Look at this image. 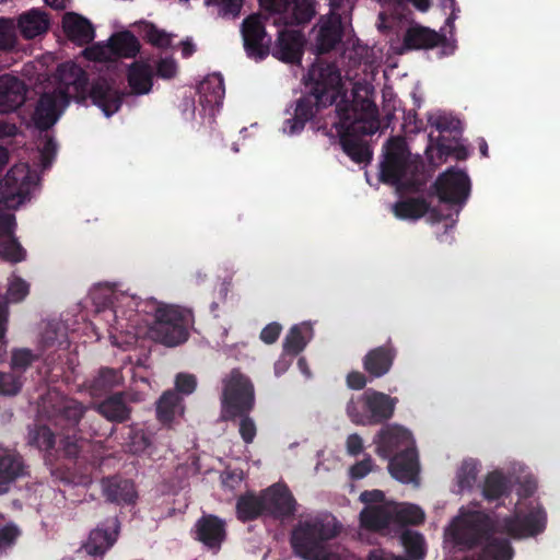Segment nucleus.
<instances>
[{
  "instance_id": "nucleus-1",
  "label": "nucleus",
  "mask_w": 560,
  "mask_h": 560,
  "mask_svg": "<svg viewBox=\"0 0 560 560\" xmlns=\"http://www.w3.org/2000/svg\"><path fill=\"white\" fill-rule=\"evenodd\" d=\"M58 72L60 85L52 92L43 93L37 101L32 119L38 130H49L72 98L84 103L90 97L106 117H110L121 107L126 94L115 89L106 79L98 78L91 84L89 92V75L78 65H61Z\"/></svg>"
},
{
  "instance_id": "nucleus-2",
  "label": "nucleus",
  "mask_w": 560,
  "mask_h": 560,
  "mask_svg": "<svg viewBox=\"0 0 560 560\" xmlns=\"http://www.w3.org/2000/svg\"><path fill=\"white\" fill-rule=\"evenodd\" d=\"M303 82L306 92L296 100L293 116L284 121L283 130L289 135L301 132L320 109L336 103L342 88L337 66L320 60L311 66Z\"/></svg>"
},
{
  "instance_id": "nucleus-3",
  "label": "nucleus",
  "mask_w": 560,
  "mask_h": 560,
  "mask_svg": "<svg viewBox=\"0 0 560 560\" xmlns=\"http://www.w3.org/2000/svg\"><path fill=\"white\" fill-rule=\"evenodd\" d=\"M380 180L395 186L399 192H419L425 185L423 166L410 161V152L404 138L392 137L384 145Z\"/></svg>"
},
{
  "instance_id": "nucleus-4",
  "label": "nucleus",
  "mask_w": 560,
  "mask_h": 560,
  "mask_svg": "<svg viewBox=\"0 0 560 560\" xmlns=\"http://www.w3.org/2000/svg\"><path fill=\"white\" fill-rule=\"evenodd\" d=\"M340 533V526L332 521H305L291 533L290 544L295 556L304 560L315 559L324 550V542L334 539Z\"/></svg>"
},
{
  "instance_id": "nucleus-5",
  "label": "nucleus",
  "mask_w": 560,
  "mask_h": 560,
  "mask_svg": "<svg viewBox=\"0 0 560 560\" xmlns=\"http://www.w3.org/2000/svg\"><path fill=\"white\" fill-rule=\"evenodd\" d=\"M154 318L150 332L156 341L175 347L188 339L189 328L194 324L191 310L176 305L159 306Z\"/></svg>"
},
{
  "instance_id": "nucleus-6",
  "label": "nucleus",
  "mask_w": 560,
  "mask_h": 560,
  "mask_svg": "<svg viewBox=\"0 0 560 560\" xmlns=\"http://www.w3.org/2000/svg\"><path fill=\"white\" fill-rule=\"evenodd\" d=\"M397 402L396 397L368 389L358 398H351L347 404L346 411L355 424H382L394 416Z\"/></svg>"
},
{
  "instance_id": "nucleus-7",
  "label": "nucleus",
  "mask_w": 560,
  "mask_h": 560,
  "mask_svg": "<svg viewBox=\"0 0 560 560\" xmlns=\"http://www.w3.org/2000/svg\"><path fill=\"white\" fill-rule=\"evenodd\" d=\"M222 418L233 421L249 413L255 407V388L250 378L238 369H233L223 378L221 396Z\"/></svg>"
},
{
  "instance_id": "nucleus-8",
  "label": "nucleus",
  "mask_w": 560,
  "mask_h": 560,
  "mask_svg": "<svg viewBox=\"0 0 560 560\" xmlns=\"http://www.w3.org/2000/svg\"><path fill=\"white\" fill-rule=\"evenodd\" d=\"M365 89L364 94L361 89L355 88L352 91V101L343 96L336 105L337 120L332 126H340L341 130H363L365 125L370 124L374 127L378 124V109Z\"/></svg>"
},
{
  "instance_id": "nucleus-9",
  "label": "nucleus",
  "mask_w": 560,
  "mask_h": 560,
  "mask_svg": "<svg viewBox=\"0 0 560 560\" xmlns=\"http://www.w3.org/2000/svg\"><path fill=\"white\" fill-rule=\"evenodd\" d=\"M35 185L36 176L28 164L13 165L0 180V205L8 209H16L28 199Z\"/></svg>"
},
{
  "instance_id": "nucleus-10",
  "label": "nucleus",
  "mask_w": 560,
  "mask_h": 560,
  "mask_svg": "<svg viewBox=\"0 0 560 560\" xmlns=\"http://www.w3.org/2000/svg\"><path fill=\"white\" fill-rule=\"evenodd\" d=\"M432 188L441 202L462 208L470 194V179L464 171L450 167L438 176Z\"/></svg>"
},
{
  "instance_id": "nucleus-11",
  "label": "nucleus",
  "mask_w": 560,
  "mask_h": 560,
  "mask_svg": "<svg viewBox=\"0 0 560 560\" xmlns=\"http://www.w3.org/2000/svg\"><path fill=\"white\" fill-rule=\"evenodd\" d=\"M547 514L541 506L532 509L527 514L521 516L514 514L504 516L500 522V529L506 538L520 539L536 536L546 528Z\"/></svg>"
},
{
  "instance_id": "nucleus-12",
  "label": "nucleus",
  "mask_w": 560,
  "mask_h": 560,
  "mask_svg": "<svg viewBox=\"0 0 560 560\" xmlns=\"http://www.w3.org/2000/svg\"><path fill=\"white\" fill-rule=\"evenodd\" d=\"M246 55L255 61L266 59L270 54L271 37L266 32L264 21L257 14L243 20L241 26Z\"/></svg>"
},
{
  "instance_id": "nucleus-13",
  "label": "nucleus",
  "mask_w": 560,
  "mask_h": 560,
  "mask_svg": "<svg viewBox=\"0 0 560 560\" xmlns=\"http://www.w3.org/2000/svg\"><path fill=\"white\" fill-rule=\"evenodd\" d=\"M404 46L409 50L441 48L440 57L450 56L455 50L446 35L422 25H412L404 35Z\"/></svg>"
},
{
  "instance_id": "nucleus-14",
  "label": "nucleus",
  "mask_w": 560,
  "mask_h": 560,
  "mask_svg": "<svg viewBox=\"0 0 560 560\" xmlns=\"http://www.w3.org/2000/svg\"><path fill=\"white\" fill-rule=\"evenodd\" d=\"M373 442L376 454L384 459L416 446L411 432L399 424L383 425Z\"/></svg>"
},
{
  "instance_id": "nucleus-15",
  "label": "nucleus",
  "mask_w": 560,
  "mask_h": 560,
  "mask_svg": "<svg viewBox=\"0 0 560 560\" xmlns=\"http://www.w3.org/2000/svg\"><path fill=\"white\" fill-rule=\"evenodd\" d=\"M265 514L277 520L294 515L296 501L285 485L275 483L261 492Z\"/></svg>"
},
{
  "instance_id": "nucleus-16",
  "label": "nucleus",
  "mask_w": 560,
  "mask_h": 560,
  "mask_svg": "<svg viewBox=\"0 0 560 560\" xmlns=\"http://www.w3.org/2000/svg\"><path fill=\"white\" fill-rule=\"evenodd\" d=\"M305 38L302 32L294 30H281L278 33L270 54L285 63H300L304 52Z\"/></svg>"
},
{
  "instance_id": "nucleus-17",
  "label": "nucleus",
  "mask_w": 560,
  "mask_h": 560,
  "mask_svg": "<svg viewBox=\"0 0 560 560\" xmlns=\"http://www.w3.org/2000/svg\"><path fill=\"white\" fill-rule=\"evenodd\" d=\"M261 8L272 13L288 12L292 5V13L288 24L304 25L315 15L314 0H259Z\"/></svg>"
},
{
  "instance_id": "nucleus-18",
  "label": "nucleus",
  "mask_w": 560,
  "mask_h": 560,
  "mask_svg": "<svg viewBox=\"0 0 560 560\" xmlns=\"http://www.w3.org/2000/svg\"><path fill=\"white\" fill-rule=\"evenodd\" d=\"M387 459V468L393 478L402 483H410L417 480L420 472V463L416 446L398 452Z\"/></svg>"
},
{
  "instance_id": "nucleus-19",
  "label": "nucleus",
  "mask_w": 560,
  "mask_h": 560,
  "mask_svg": "<svg viewBox=\"0 0 560 560\" xmlns=\"http://www.w3.org/2000/svg\"><path fill=\"white\" fill-rule=\"evenodd\" d=\"M396 355L397 350L389 340L366 352L362 359L363 369L371 380L380 378L390 371Z\"/></svg>"
},
{
  "instance_id": "nucleus-20",
  "label": "nucleus",
  "mask_w": 560,
  "mask_h": 560,
  "mask_svg": "<svg viewBox=\"0 0 560 560\" xmlns=\"http://www.w3.org/2000/svg\"><path fill=\"white\" fill-rule=\"evenodd\" d=\"M196 539L202 542L208 549L218 552L226 538L225 522L217 515L208 514L201 516L196 525Z\"/></svg>"
},
{
  "instance_id": "nucleus-21",
  "label": "nucleus",
  "mask_w": 560,
  "mask_h": 560,
  "mask_svg": "<svg viewBox=\"0 0 560 560\" xmlns=\"http://www.w3.org/2000/svg\"><path fill=\"white\" fill-rule=\"evenodd\" d=\"M28 88L25 82L14 75L0 77V114L18 110L26 101Z\"/></svg>"
},
{
  "instance_id": "nucleus-22",
  "label": "nucleus",
  "mask_w": 560,
  "mask_h": 560,
  "mask_svg": "<svg viewBox=\"0 0 560 560\" xmlns=\"http://www.w3.org/2000/svg\"><path fill=\"white\" fill-rule=\"evenodd\" d=\"M343 27L339 13H331L326 20H320L316 34L315 49L317 55H324L341 42Z\"/></svg>"
},
{
  "instance_id": "nucleus-23",
  "label": "nucleus",
  "mask_w": 560,
  "mask_h": 560,
  "mask_svg": "<svg viewBox=\"0 0 560 560\" xmlns=\"http://www.w3.org/2000/svg\"><path fill=\"white\" fill-rule=\"evenodd\" d=\"M62 31L66 37L77 46H85L93 42L95 30L93 24L75 12H66L62 16Z\"/></svg>"
},
{
  "instance_id": "nucleus-24",
  "label": "nucleus",
  "mask_w": 560,
  "mask_h": 560,
  "mask_svg": "<svg viewBox=\"0 0 560 560\" xmlns=\"http://www.w3.org/2000/svg\"><path fill=\"white\" fill-rule=\"evenodd\" d=\"M184 412L183 397L175 390H165L155 402L156 419L164 427L171 428Z\"/></svg>"
},
{
  "instance_id": "nucleus-25",
  "label": "nucleus",
  "mask_w": 560,
  "mask_h": 560,
  "mask_svg": "<svg viewBox=\"0 0 560 560\" xmlns=\"http://www.w3.org/2000/svg\"><path fill=\"white\" fill-rule=\"evenodd\" d=\"M102 492L108 502L118 505L132 504L137 499L135 483L118 476L104 478L102 480Z\"/></svg>"
},
{
  "instance_id": "nucleus-26",
  "label": "nucleus",
  "mask_w": 560,
  "mask_h": 560,
  "mask_svg": "<svg viewBox=\"0 0 560 560\" xmlns=\"http://www.w3.org/2000/svg\"><path fill=\"white\" fill-rule=\"evenodd\" d=\"M340 138V145L343 152L355 163H369L373 152L370 145L355 136L357 132L366 133V129L341 130L340 126H334Z\"/></svg>"
},
{
  "instance_id": "nucleus-27",
  "label": "nucleus",
  "mask_w": 560,
  "mask_h": 560,
  "mask_svg": "<svg viewBox=\"0 0 560 560\" xmlns=\"http://www.w3.org/2000/svg\"><path fill=\"white\" fill-rule=\"evenodd\" d=\"M127 82L131 95H145L152 91L154 71L151 65L136 60L127 68Z\"/></svg>"
},
{
  "instance_id": "nucleus-28",
  "label": "nucleus",
  "mask_w": 560,
  "mask_h": 560,
  "mask_svg": "<svg viewBox=\"0 0 560 560\" xmlns=\"http://www.w3.org/2000/svg\"><path fill=\"white\" fill-rule=\"evenodd\" d=\"M394 214L402 220H418L425 213L430 214V218L440 222L443 220V215L435 208H431L430 203L424 198H407L397 201L394 207Z\"/></svg>"
},
{
  "instance_id": "nucleus-29",
  "label": "nucleus",
  "mask_w": 560,
  "mask_h": 560,
  "mask_svg": "<svg viewBox=\"0 0 560 560\" xmlns=\"http://www.w3.org/2000/svg\"><path fill=\"white\" fill-rule=\"evenodd\" d=\"M125 398L126 394L124 392L110 394L95 405V410L109 422L124 423L131 416V407Z\"/></svg>"
},
{
  "instance_id": "nucleus-30",
  "label": "nucleus",
  "mask_w": 560,
  "mask_h": 560,
  "mask_svg": "<svg viewBox=\"0 0 560 560\" xmlns=\"http://www.w3.org/2000/svg\"><path fill=\"white\" fill-rule=\"evenodd\" d=\"M16 27L25 39H33L48 32L50 19L45 11L34 8L19 15Z\"/></svg>"
},
{
  "instance_id": "nucleus-31",
  "label": "nucleus",
  "mask_w": 560,
  "mask_h": 560,
  "mask_svg": "<svg viewBox=\"0 0 560 560\" xmlns=\"http://www.w3.org/2000/svg\"><path fill=\"white\" fill-rule=\"evenodd\" d=\"M361 526L373 532L387 528L395 523L393 503L368 505L360 513Z\"/></svg>"
},
{
  "instance_id": "nucleus-32",
  "label": "nucleus",
  "mask_w": 560,
  "mask_h": 560,
  "mask_svg": "<svg viewBox=\"0 0 560 560\" xmlns=\"http://www.w3.org/2000/svg\"><path fill=\"white\" fill-rule=\"evenodd\" d=\"M112 524L115 527L113 532L106 528L97 527L93 529L88 540L83 545L84 551L93 557H103L116 542L117 540V520H112Z\"/></svg>"
},
{
  "instance_id": "nucleus-33",
  "label": "nucleus",
  "mask_w": 560,
  "mask_h": 560,
  "mask_svg": "<svg viewBox=\"0 0 560 560\" xmlns=\"http://www.w3.org/2000/svg\"><path fill=\"white\" fill-rule=\"evenodd\" d=\"M512 491L510 480L498 470L489 472L481 486V494L488 502L508 498Z\"/></svg>"
},
{
  "instance_id": "nucleus-34",
  "label": "nucleus",
  "mask_w": 560,
  "mask_h": 560,
  "mask_svg": "<svg viewBox=\"0 0 560 560\" xmlns=\"http://www.w3.org/2000/svg\"><path fill=\"white\" fill-rule=\"evenodd\" d=\"M86 407L77 399L66 398L56 409V423L62 428L75 429L83 418Z\"/></svg>"
},
{
  "instance_id": "nucleus-35",
  "label": "nucleus",
  "mask_w": 560,
  "mask_h": 560,
  "mask_svg": "<svg viewBox=\"0 0 560 560\" xmlns=\"http://www.w3.org/2000/svg\"><path fill=\"white\" fill-rule=\"evenodd\" d=\"M122 376L118 370L102 368L97 375L88 382V389L93 397H100L112 392L121 384Z\"/></svg>"
},
{
  "instance_id": "nucleus-36",
  "label": "nucleus",
  "mask_w": 560,
  "mask_h": 560,
  "mask_svg": "<svg viewBox=\"0 0 560 560\" xmlns=\"http://www.w3.org/2000/svg\"><path fill=\"white\" fill-rule=\"evenodd\" d=\"M225 89L220 74L208 75L198 85L199 102L207 106H218L222 103Z\"/></svg>"
},
{
  "instance_id": "nucleus-37",
  "label": "nucleus",
  "mask_w": 560,
  "mask_h": 560,
  "mask_svg": "<svg viewBox=\"0 0 560 560\" xmlns=\"http://www.w3.org/2000/svg\"><path fill=\"white\" fill-rule=\"evenodd\" d=\"M264 508L261 493L256 495L254 492H246L236 501L237 520L243 523L255 521L265 514Z\"/></svg>"
},
{
  "instance_id": "nucleus-38",
  "label": "nucleus",
  "mask_w": 560,
  "mask_h": 560,
  "mask_svg": "<svg viewBox=\"0 0 560 560\" xmlns=\"http://www.w3.org/2000/svg\"><path fill=\"white\" fill-rule=\"evenodd\" d=\"M109 43L114 58H136L141 49L139 39L130 31L112 35Z\"/></svg>"
},
{
  "instance_id": "nucleus-39",
  "label": "nucleus",
  "mask_w": 560,
  "mask_h": 560,
  "mask_svg": "<svg viewBox=\"0 0 560 560\" xmlns=\"http://www.w3.org/2000/svg\"><path fill=\"white\" fill-rule=\"evenodd\" d=\"M92 300L98 312H107L113 317L116 329H122L124 325L118 319L119 310L115 306V299L117 295L110 287H97L91 293Z\"/></svg>"
},
{
  "instance_id": "nucleus-40",
  "label": "nucleus",
  "mask_w": 560,
  "mask_h": 560,
  "mask_svg": "<svg viewBox=\"0 0 560 560\" xmlns=\"http://www.w3.org/2000/svg\"><path fill=\"white\" fill-rule=\"evenodd\" d=\"M91 448L92 443L89 440L73 434L63 436L56 452L62 453V455L69 459H82L83 462H88V453Z\"/></svg>"
},
{
  "instance_id": "nucleus-41",
  "label": "nucleus",
  "mask_w": 560,
  "mask_h": 560,
  "mask_svg": "<svg viewBox=\"0 0 560 560\" xmlns=\"http://www.w3.org/2000/svg\"><path fill=\"white\" fill-rule=\"evenodd\" d=\"M24 460L23 457L15 452L5 451L0 454V481L12 482L18 478L24 476Z\"/></svg>"
},
{
  "instance_id": "nucleus-42",
  "label": "nucleus",
  "mask_w": 560,
  "mask_h": 560,
  "mask_svg": "<svg viewBox=\"0 0 560 560\" xmlns=\"http://www.w3.org/2000/svg\"><path fill=\"white\" fill-rule=\"evenodd\" d=\"M304 331H313L311 325L306 323L294 325L287 334L283 341V351L290 357H296L305 349L307 340L304 337Z\"/></svg>"
},
{
  "instance_id": "nucleus-43",
  "label": "nucleus",
  "mask_w": 560,
  "mask_h": 560,
  "mask_svg": "<svg viewBox=\"0 0 560 560\" xmlns=\"http://www.w3.org/2000/svg\"><path fill=\"white\" fill-rule=\"evenodd\" d=\"M394 505L395 523L401 525H420L424 522V512L415 504H396Z\"/></svg>"
},
{
  "instance_id": "nucleus-44",
  "label": "nucleus",
  "mask_w": 560,
  "mask_h": 560,
  "mask_svg": "<svg viewBox=\"0 0 560 560\" xmlns=\"http://www.w3.org/2000/svg\"><path fill=\"white\" fill-rule=\"evenodd\" d=\"M30 444L51 456L56 451V438L47 425H39L30 433Z\"/></svg>"
},
{
  "instance_id": "nucleus-45",
  "label": "nucleus",
  "mask_w": 560,
  "mask_h": 560,
  "mask_svg": "<svg viewBox=\"0 0 560 560\" xmlns=\"http://www.w3.org/2000/svg\"><path fill=\"white\" fill-rule=\"evenodd\" d=\"M401 542L409 558L422 560L425 556L424 538L420 533L406 530L401 535Z\"/></svg>"
},
{
  "instance_id": "nucleus-46",
  "label": "nucleus",
  "mask_w": 560,
  "mask_h": 560,
  "mask_svg": "<svg viewBox=\"0 0 560 560\" xmlns=\"http://www.w3.org/2000/svg\"><path fill=\"white\" fill-rule=\"evenodd\" d=\"M478 472L479 469L477 463L474 459H465L456 472L458 492L472 489L477 480Z\"/></svg>"
},
{
  "instance_id": "nucleus-47",
  "label": "nucleus",
  "mask_w": 560,
  "mask_h": 560,
  "mask_svg": "<svg viewBox=\"0 0 560 560\" xmlns=\"http://www.w3.org/2000/svg\"><path fill=\"white\" fill-rule=\"evenodd\" d=\"M151 446L150 436L139 429L130 428L125 443L126 451L130 454L138 455L145 452Z\"/></svg>"
},
{
  "instance_id": "nucleus-48",
  "label": "nucleus",
  "mask_w": 560,
  "mask_h": 560,
  "mask_svg": "<svg viewBox=\"0 0 560 560\" xmlns=\"http://www.w3.org/2000/svg\"><path fill=\"white\" fill-rule=\"evenodd\" d=\"M143 38L158 48H167L171 45V36L151 22H144Z\"/></svg>"
},
{
  "instance_id": "nucleus-49",
  "label": "nucleus",
  "mask_w": 560,
  "mask_h": 560,
  "mask_svg": "<svg viewBox=\"0 0 560 560\" xmlns=\"http://www.w3.org/2000/svg\"><path fill=\"white\" fill-rule=\"evenodd\" d=\"M16 44V26L11 19L0 18V49L11 50Z\"/></svg>"
},
{
  "instance_id": "nucleus-50",
  "label": "nucleus",
  "mask_w": 560,
  "mask_h": 560,
  "mask_svg": "<svg viewBox=\"0 0 560 560\" xmlns=\"http://www.w3.org/2000/svg\"><path fill=\"white\" fill-rule=\"evenodd\" d=\"M21 529L14 523H8L0 528V558L16 544Z\"/></svg>"
},
{
  "instance_id": "nucleus-51",
  "label": "nucleus",
  "mask_w": 560,
  "mask_h": 560,
  "mask_svg": "<svg viewBox=\"0 0 560 560\" xmlns=\"http://www.w3.org/2000/svg\"><path fill=\"white\" fill-rule=\"evenodd\" d=\"M37 355L32 350L22 348L14 349L11 355V368L14 371L25 372L35 361Z\"/></svg>"
},
{
  "instance_id": "nucleus-52",
  "label": "nucleus",
  "mask_w": 560,
  "mask_h": 560,
  "mask_svg": "<svg viewBox=\"0 0 560 560\" xmlns=\"http://www.w3.org/2000/svg\"><path fill=\"white\" fill-rule=\"evenodd\" d=\"M23 386V380L21 375L13 373H0V395L3 396H15L18 395Z\"/></svg>"
},
{
  "instance_id": "nucleus-53",
  "label": "nucleus",
  "mask_w": 560,
  "mask_h": 560,
  "mask_svg": "<svg viewBox=\"0 0 560 560\" xmlns=\"http://www.w3.org/2000/svg\"><path fill=\"white\" fill-rule=\"evenodd\" d=\"M10 237V240L0 243V255L13 262L22 261L25 256L24 249L15 238Z\"/></svg>"
},
{
  "instance_id": "nucleus-54",
  "label": "nucleus",
  "mask_w": 560,
  "mask_h": 560,
  "mask_svg": "<svg viewBox=\"0 0 560 560\" xmlns=\"http://www.w3.org/2000/svg\"><path fill=\"white\" fill-rule=\"evenodd\" d=\"M84 56L86 59L92 61H108L114 58L112 45L108 42L107 45L95 44L84 49Z\"/></svg>"
},
{
  "instance_id": "nucleus-55",
  "label": "nucleus",
  "mask_w": 560,
  "mask_h": 560,
  "mask_svg": "<svg viewBox=\"0 0 560 560\" xmlns=\"http://www.w3.org/2000/svg\"><path fill=\"white\" fill-rule=\"evenodd\" d=\"M441 133H454V138L460 135V121L452 116L441 115L438 116L432 122Z\"/></svg>"
},
{
  "instance_id": "nucleus-56",
  "label": "nucleus",
  "mask_w": 560,
  "mask_h": 560,
  "mask_svg": "<svg viewBox=\"0 0 560 560\" xmlns=\"http://www.w3.org/2000/svg\"><path fill=\"white\" fill-rule=\"evenodd\" d=\"M237 418H241L238 432L242 440L246 444L253 443L257 434L255 421L249 417V413H246L245 416H238Z\"/></svg>"
},
{
  "instance_id": "nucleus-57",
  "label": "nucleus",
  "mask_w": 560,
  "mask_h": 560,
  "mask_svg": "<svg viewBox=\"0 0 560 560\" xmlns=\"http://www.w3.org/2000/svg\"><path fill=\"white\" fill-rule=\"evenodd\" d=\"M28 294V284L21 278L14 279L7 291L9 302H21Z\"/></svg>"
},
{
  "instance_id": "nucleus-58",
  "label": "nucleus",
  "mask_w": 560,
  "mask_h": 560,
  "mask_svg": "<svg viewBox=\"0 0 560 560\" xmlns=\"http://www.w3.org/2000/svg\"><path fill=\"white\" fill-rule=\"evenodd\" d=\"M197 386V380L191 374L179 373L175 380V392L179 395H189L194 393Z\"/></svg>"
},
{
  "instance_id": "nucleus-59",
  "label": "nucleus",
  "mask_w": 560,
  "mask_h": 560,
  "mask_svg": "<svg viewBox=\"0 0 560 560\" xmlns=\"http://www.w3.org/2000/svg\"><path fill=\"white\" fill-rule=\"evenodd\" d=\"M374 468V463L371 456L357 462L349 469V476L352 480H359L364 478Z\"/></svg>"
},
{
  "instance_id": "nucleus-60",
  "label": "nucleus",
  "mask_w": 560,
  "mask_h": 560,
  "mask_svg": "<svg viewBox=\"0 0 560 560\" xmlns=\"http://www.w3.org/2000/svg\"><path fill=\"white\" fill-rule=\"evenodd\" d=\"M177 65L172 58H162L156 63V75L162 79H172L176 75Z\"/></svg>"
},
{
  "instance_id": "nucleus-61",
  "label": "nucleus",
  "mask_w": 560,
  "mask_h": 560,
  "mask_svg": "<svg viewBox=\"0 0 560 560\" xmlns=\"http://www.w3.org/2000/svg\"><path fill=\"white\" fill-rule=\"evenodd\" d=\"M15 228V217L0 208V237L12 236Z\"/></svg>"
},
{
  "instance_id": "nucleus-62",
  "label": "nucleus",
  "mask_w": 560,
  "mask_h": 560,
  "mask_svg": "<svg viewBox=\"0 0 560 560\" xmlns=\"http://www.w3.org/2000/svg\"><path fill=\"white\" fill-rule=\"evenodd\" d=\"M281 330L282 326L279 323H270L260 331V339L267 345H272L278 340Z\"/></svg>"
},
{
  "instance_id": "nucleus-63",
  "label": "nucleus",
  "mask_w": 560,
  "mask_h": 560,
  "mask_svg": "<svg viewBox=\"0 0 560 560\" xmlns=\"http://www.w3.org/2000/svg\"><path fill=\"white\" fill-rule=\"evenodd\" d=\"M366 376L359 371H352L347 375V385L351 389L360 390L366 385Z\"/></svg>"
},
{
  "instance_id": "nucleus-64",
  "label": "nucleus",
  "mask_w": 560,
  "mask_h": 560,
  "mask_svg": "<svg viewBox=\"0 0 560 560\" xmlns=\"http://www.w3.org/2000/svg\"><path fill=\"white\" fill-rule=\"evenodd\" d=\"M346 444L348 454L352 456L359 455L363 450L362 438L357 433L350 434Z\"/></svg>"
}]
</instances>
